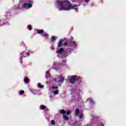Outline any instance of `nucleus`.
I'll use <instances>...</instances> for the list:
<instances>
[{"mask_svg": "<svg viewBox=\"0 0 126 126\" xmlns=\"http://www.w3.org/2000/svg\"><path fill=\"white\" fill-rule=\"evenodd\" d=\"M59 10H70V9L76 10V5L72 6L71 3L68 0L57 1Z\"/></svg>", "mask_w": 126, "mask_h": 126, "instance_id": "obj_1", "label": "nucleus"}, {"mask_svg": "<svg viewBox=\"0 0 126 126\" xmlns=\"http://www.w3.org/2000/svg\"><path fill=\"white\" fill-rule=\"evenodd\" d=\"M82 78L81 77H77L76 76H72L71 78L70 79V82L71 83H74L76 80H81Z\"/></svg>", "mask_w": 126, "mask_h": 126, "instance_id": "obj_2", "label": "nucleus"}, {"mask_svg": "<svg viewBox=\"0 0 126 126\" xmlns=\"http://www.w3.org/2000/svg\"><path fill=\"white\" fill-rule=\"evenodd\" d=\"M23 6L25 8H31V7H32V2L31 1H29L27 2H25L24 3Z\"/></svg>", "mask_w": 126, "mask_h": 126, "instance_id": "obj_3", "label": "nucleus"}, {"mask_svg": "<svg viewBox=\"0 0 126 126\" xmlns=\"http://www.w3.org/2000/svg\"><path fill=\"white\" fill-rule=\"evenodd\" d=\"M63 80H64V77H63L62 75H61L59 77V80L56 79V81L57 82H63Z\"/></svg>", "mask_w": 126, "mask_h": 126, "instance_id": "obj_4", "label": "nucleus"}, {"mask_svg": "<svg viewBox=\"0 0 126 126\" xmlns=\"http://www.w3.org/2000/svg\"><path fill=\"white\" fill-rule=\"evenodd\" d=\"M60 113H61V114H63V115H64V114H65V113H66V115H69V114H70V111L68 110V111H67L66 112H65V111H64V110L62 109V110H61L60 111Z\"/></svg>", "mask_w": 126, "mask_h": 126, "instance_id": "obj_5", "label": "nucleus"}, {"mask_svg": "<svg viewBox=\"0 0 126 126\" xmlns=\"http://www.w3.org/2000/svg\"><path fill=\"white\" fill-rule=\"evenodd\" d=\"M29 53L23 52L22 54H21V57H24V58H26V57H28V56H30Z\"/></svg>", "mask_w": 126, "mask_h": 126, "instance_id": "obj_6", "label": "nucleus"}, {"mask_svg": "<svg viewBox=\"0 0 126 126\" xmlns=\"http://www.w3.org/2000/svg\"><path fill=\"white\" fill-rule=\"evenodd\" d=\"M63 48H61L60 50L57 51L58 54H61V53H63Z\"/></svg>", "mask_w": 126, "mask_h": 126, "instance_id": "obj_7", "label": "nucleus"}, {"mask_svg": "<svg viewBox=\"0 0 126 126\" xmlns=\"http://www.w3.org/2000/svg\"><path fill=\"white\" fill-rule=\"evenodd\" d=\"M63 42V40H60V42L58 43V47L59 48H61V47H62L63 43H62Z\"/></svg>", "mask_w": 126, "mask_h": 126, "instance_id": "obj_8", "label": "nucleus"}, {"mask_svg": "<svg viewBox=\"0 0 126 126\" xmlns=\"http://www.w3.org/2000/svg\"><path fill=\"white\" fill-rule=\"evenodd\" d=\"M30 80L28 78L26 77L24 78V82H25V83H28V82H29Z\"/></svg>", "mask_w": 126, "mask_h": 126, "instance_id": "obj_9", "label": "nucleus"}, {"mask_svg": "<svg viewBox=\"0 0 126 126\" xmlns=\"http://www.w3.org/2000/svg\"><path fill=\"white\" fill-rule=\"evenodd\" d=\"M49 71H46V78H49V77H50L51 76V75L49 74Z\"/></svg>", "mask_w": 126, "mask_h": 126, "instance_id": "obj_10", "label": "nucleus"}, {"mask_svg": "<svg viewBox=\"0 0 126 126\" xmlns=\"http://www.w3.org/2000/svg\"><path fill=\"white\" fill-rule=\"evenodd\" d=\"M37 33H38V34H42V33H44V30H37Z\"/></svg>", "mask_w": 126, "mask_h": 126, "instance_id": "obj_11", "label": "nucleus"}, {"mask_svg": "<svg viewBox=\"0 0 126 126\" xmlns=\"http://www.w3.org/2000/svg\"><path fill=\"white\" fill-rule=\"evenodd\" d=\"M63 118L64 119V120H65V121L68 120V117L64 115H63Z\"/></svg>", "mask_w": 126, "mask_h": 126, "instance_id": "obj_12", "label": "nucleus"}, {"mask_svg": "<svg viewBox=\"0 0 126 126\" xmlns=\"http://www.w3.org/2000/svg\"><path fill=\"white\" fill-rule=\"evenodd\" d=\"M42 36H43V37H45V38H48V34L46 32H44L42 34Z\"/></svg>", "mask_w": 126, "mask_h": 126, "instance_id": "obj_13", "label": "nucleus"}, {"mask_svg": "<svg viewBox=\"0 0 126 126\" xmlns=\"http://www.w3.org/2000/svg\"><path fill=\"white\" fill-rule=\"evenodd\" d=\"M76 115H78V113H79V109L77 108L75 110Z\"/></svg>", "mask_w": 126, "mask_h": 126, "instance_id": "obj_14", "label": "nucleus"}, {"mask_svg": "<svg viewBox=\"0 0 126 126\" xmlns=\"http://www.w3.org/2000/svg\"><path fill=\"white\" fill-rule=\"evenodd\" d=\"M54 94H55V95L57 94H59V90H57L56 91H54L53 92Z\"/></svg>", "mask_w": 126, "mask_h": 126, "instance_id": "obj_15", "label": "nucleus"}, {"mask_svg": "<svg viewBox=\"0 0 126 126\" xmlns=\"http://www.w3.org/2000/svg\"><path fill=\"white\" fill-rule=\"evenodd\" d=\"M55 40H56V37L54 36H53L52 37L51 42H54V41H55Z\"/></svg>", "mask_w": 126, "mask_h": 126, "instance_id": "obj_16", "label": "nucleus"}, {"mask_svg": "<svg viewBox=\"0 0 126 126\" xmlns=\"http://www.w3.org/2000/svg\"><path fill=\"white\" fill-rule=\"evenodd\" d=\"M28 29H29V30H32V26L31 25H29L28 26Z\"/></svg>", "mask_w": 126, "mask_h": 126, "instance_id": "obj_17", "label": "nucleus"}, {"mask_svg": "<svg viewBox=\"0 0 126 126\" xmlns=\"http://www.w3.org/2000/svg\"><path fill=\"white\" fill-rule=\"evenodd\" d=\"M38 87H39V88H43L44 87V86L43 85H41V84L39 83Z\"/></svg>", "mask_w": 126, "mask_h": 126, "instance_id": "obj_18", "label": "nucleus"}, {"mask_svg": "<svg viewBox=\"0 0 126 126\" xmlns=\"http://www.w3.org/2000/svg\"><path fill=\"white\" fill-rule=\"evenodd\" d=\"M40 109H46V106H45L44 105H41Z\"/></svg>", "mask_w": 126, "mask_h": 126, "instance_id": "obj_19", "label": "nucleus"}, {"mask_svg": "<svg viewBox=\"0 0 126 126\" xmlns=\"http://www.w3.org/2000/svg\"><path fill=\"white\" fill-rule=\"evenodd\" d=\"M51 124L52 125H55L56 122H55V121H54V120H52V121H51Z\"/></svg>", "mask_w": 126, "mask_h": 126, "instance_id": "obj_20", "label": "nucleus"}, {"mask_svg": "<svg viewBox=\"0 0 126 126\" xmlns=\"http://www.w3.org/2000/svg\"><path fill=\"white\" fill-rule=\"evenodd\" d=\"M20 94L21 95H22V94H24V91H21L20 92Z\"/></svg>", "mask_w": 126, "mask_h": 126, "instance_id": "obj_21", "label": "nucleus"}, {"mask_svg": "<svg viewBox=\"0 0 126 126\" xmlns=\"http://www.w3.org/2000/svg\"><path fill=\"white\" fill-rule=\"evenodd\" d=\"M83 117V115L82 114H80L79 116L80 119H82Z\"/></svg>", "mask_w": 126, "mask_h": 126, "instance_id": "obj_22", "label": "nucleus"}, {"mask_svg": "<svg viewBox=\"0 0 126 126\" xmlns=\"http://www.w3.org/2000/svg\"><path fill=\"white\" fill-rule=\"evenodd\" d=\"M52 89H58V87L53 86V87H52Z\"/></svg>", "mask_w": 126, "mask_h": 126, "instance_id": "obj_23", "label": "nucleus"}, {"mask_svg": "<svg viewBox=\"0 0 126 126\" xmlns=\"http://www.w3.org/2000/svg\"><path fill=\"white\" fill-rule=\"evenodd\" d=\"M89 100L90 101L91 103H93V100H92L91 98H89Z\"/></svg>", "mask_w": 126, "mask_h": 126, "instance_id": "obj_24", "label": "nucleus"}, {"mask_svg": "<svg viewBox=\"0 0 126 126\" xmlns=\"http://www.w3.org/2000/svg\"><path fill=\"white\" fill-rule=\"evenodd\" d=\"M85 1H86V2H88V1H89V0H85Z\"/></svg>", "mask_w": 126, "mask_h": 126, "instance_id": "obj_25", "label": "nucleus"}, {"mask_svg": "<svg viewBox=\"0 0 126 126\" xmlns=\"http://www.w3.org/2000/svg\"><path fill=\"white\" fill-rule=\"evenodd\" d=\"M22 60V58H21V59H20V61L21 63H22V62H21V60Z\"/></svg>", "mask_w": 126, "mask_h": 126, "instance_id": "obj_26", "label": "nucleus"}, {"mask_svg": "<svg viewBox=\"0 0 126 126\" xmlns=\"http://www.w3.org/2000/svg\"><path fill=\"white\" fill-rule=\"evenodd\" d=\"M53 65H54V66H55V65H56V63H54Z\"/></svg>", "mask_w": 126, "mask_h": 126, "instance_id": "obj_27", "label": "nucleus"}, {"mask_svg": "<svg viewBox=\"0 0 126 126\" xmlns=\"http://www.w3.org/2000/svg\"><path fill=\"white\" fill-rule=\"evenodd\" d=\"M64 45H67V43H64Z\"/></svg>", "mask_w": 126, "mask_h": 126, "instance_id": "obj_28", "label": "nucleus"}, {"mask_svg": "<svg viewBox=\"0 0 126 126\" xmlns=\"http://www.w3.org/2000/svg\"><path fill=\"white\" fill-rule=\"evenodd\" d=\"M64 63H65V62H64Z\"/></svg>", "mask_w": 126, "mask_h": 126, "instance_id": "obj_29", "label": "nucleus"}, {"mask_svg": "<svg viewBox=\"0 0 126 126\" xmlns=\"http://www.w3.org/2000/svg\"><path fill=\"white\" fill-rule=\"evenodd\" d=\"M102 126H104V125H102Z\"/></svg>", "mask_w": 126, "mask_h": 126, "instance_id": "obj_30", "label": "nucleus"}]
</instances>
